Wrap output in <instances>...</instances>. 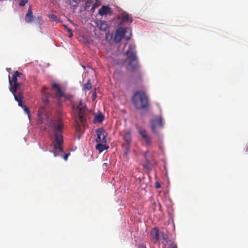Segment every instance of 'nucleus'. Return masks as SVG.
I'll list each match as a JSON object with an SVG mask.
<instances>
[{
    "mask_svg": "<svg viewBox=\"0 0 248 248\" xmlns=\"http://www.w3.org/2000/svg\"><path fill=\"white\" fill-rule=\"evenodd\" d=\"M72 108L76 117V131L79 138L86 126V105L84 102L80 100L78 106L73 105Z\"/></svg>",
    "mask_w": 248,
    "mask_h": 248,
    "instance_id": "obj_1",
    "label": "nucleus"
},
{
    "mask_svg": "<svg viewBox=\"0 0 248 248\" xmlns=\"http://www.w3.org/2000/svg\"><path fill=\"white\" fill-rule=\"evenodd\" d=\"M54 140L52 144L53 146L52 152L54 156H57V153H63L62 145L63 143V137L62 132L63 127V123L61 120H59L56 124H54Z\"/></svg>",
    "mask_w": 248,
    "mask_h": 248,
    "instance_id": "obj_2",
    "label": "nucleus"
},
{
    "mask_svg": "<svg viewBox=\"0 0 248 248\" xmlns=\"http://www.w3.org/2000/svg\"><path fill=\"white\" fill-rule=\"evenodd\" d=\"M131 102L138 110L147 109L150 106L148 96L143 91L135 92L132 96Z\"/></svg>",
    "mask_w": 248,
    "mask_h": 248,
    "instance_id": "obj_3",
    "label": "nucleus"
},
{
    "mask_svg": "<svg viewBox=\"0 0 248 248\" xmlns=\"http://www.w3.org/2000/svg\"><path fill=\"white\" fill-rule=\"evenodd\" d=\"M24 75L17 71L15 72L12 78L9 76V82L10 85V91L12 93H16L18 90H20L21 89V86L22 85L20 80H24Z\"/></svg>",
    "mask_w": 248,
    "mask_h": 248,
    "instance_id": "obj_4",
    "label": "nucleus"
},
{
    "mask_svg": "<svg viewBox=\"0 0 248 248\" xmlns=\"http://www.w3.org/2000/svg\"><path fill=\"white\" fill-rule=\"evenodd\" d=\"M131 36V31L130 29L127 28L119 27L115 31L113 40L118 43L122 40L123 38H125L126 40L130 39Z\"/></svg>",
    "mask_w": 248,
    "mask_h": 248,
    "instance_id": "obj_5",
    "label": "nucleus"
},
{
    "mask_svg": "<svg viewBox=\"0 0 248 248\" xmlns=\"http://www.w3.org/2000/svg\"><path fill=\"white\" fill-rule=\"evenodd\" d=\"M163 123L161 116H156L151 121V129L153 133H156L158 129L162 128Z\"/></svg>",
    "mask_w": 248,
    "mask_h": 248,
    "instance_id": "obj_6",
    "label": "nucleus"
},
{
    "mask_svg": "<svg viewBox=\"0 0 248 248\" xmlns=\"http://www.w3.org/2000/svg\"><path fill=\"white\" fill-rule=\"evenodd\" d=\"M135 46L133 45H129L128 49L125 53L129 62H134L138 61V57L135 51Z\"/></svg>",
    "mask_w": 248,
    "mask_h": 248,
    "instance_id": "obj_7",
    "label": "nucleus"
},
{
    "mask_svg": "<svg viewBox=\"0 0 248 248\" xmlns=\"http://www.w3.org/2000/svg\"><path fill=\"white\" fill-rule=\"evenodd\" d=\"M108 134L102 128H99L97 130V137L95 140L96 142H102L103 143H106L107 140L106 137Z\"/></svg>",
    "mask_w": 248,
    "mask_h": 248,
    "instance_id": "obj_8",
    "label": "nucleus"
},
{
    "mask_svg": "<svg viewBox=\"0 0 248 248\" xmlns=\"http://www.w3.org/2000/svg\"><path fill=\"white\" fill-rule=\"evenodd\" d=\"M152 241L154 243H156L159 240V230L157 228H154L151 232Z\"/></svg>",
    "mask_w": 248,
    "mask_h": 248,
    "instance_id": "obj_9",
    "label": "nucleus"
},
{
    "mask_svg": "<svg viewBox=\"0 0 248 248\" xmlns=\"http://www.w3.org/2000/svg\"><path fill=\"white\" fill-rule=\"evenodd\" d=\"M55 89L56 90V95L57 97H59L64 96V94L63 92L61 90L60 87L56 83L53 84L51 90H53Z\"/></svg>",
    "mask_w": 248,
    "mask_h": 248,
    "instance_id": "obj_10",
    "label": "nucleus"
},
{
    "mask_svg": "<svg viewBox=\"0 0 248 248\" xmlns=\"http://www.w3.org/2000/svg\"><path fill=\"white\" fill-rule=\"evenodd\" d=\"M124 140L126 142L128 145H129L131 142V131L129 129L124 131L123 136Z\"/></svg>",
    "mask_w": 248,
    "mask_h": 248,
    "instance_id": "obj_11",
    "label": "nucleus"
},
{
    "mask_svg": "<svg viewBox=\"0 0 248 248\" xmlns=\"http://www.w3.org/2000/svg\"><path fill=\"white\" fill-rule=\"evenodd\" d=\"M34 16L32 14V11L30 8L25 16V20L26 22L30 23L33 20Z\"/></svg>",
    "mask_w": 248,
    "mask_h": 248,
    "instance_id": "obj_12",
    "label": "nucleus"
},
{
    "mask_svg": "<svg viewBox=\"0 0 248 248\" xmlns=\"http://www.w3.org/2000/svg\"><path fill=\"white\" fill-rule=\"evenodd\" d=\"M122 20L124 22L129 23H131L133 21L132 17L125 11H124L122 13Z\"/></svg>",
    "mask_w": 248,
    "mask_h": 248,
    "instance_id": "obj_13",
    "label": "nucleus"
},
{
    "mask_svg": "<svg viewBox=\"0 0 248 248\" xmlns=\"http://www.w3.org/2000/svg\"><path fill=\"white\" fill-rule=\"evenodd\" d=\"M98 28L102 31H106L108 29V25L106 22L100 20L96 22Z\"/></svg>",
    "mask_w": 248,
    "mask_h": 248,
    "instance_id": "obj_14",
    "label": "nucleus"
},
{
    "mask_svg": "<svg viewBox=\"0 0 248 248\" xmlns=\"http://www.w3.org/2000/svg\"><path fill=\"white\" fill-rule=\"evenodd\" d=\"M110 12V8L107 6H103L98 11V14L101 16H104Z\"/></svg>",
    "mask_w": 248,
    "mask_h": 248,
    "instance_id": "obj_15",
    "label": "nucleus"
},
{
    "mask_svg": "<svg viewBox=\"0 0 248 248\" xmlns=\"http://www.w3.org/2000/svg\"><path fill=\"white\" fill-rule=\"evenodd\" d=\"M97 143H98L95 146V148L96 150H98L100 153L108 148V147L106 145V143H103L102 142Z\"/></svg>",
    "mask_w": 248,
    "mask_h": 248,
    "instance_id": "obj_16",
    "label": "nucleus"
},
{
    "mask_svg": "<svg viewBox=\"0 0 248 248\" xmlns=\"http://www.w3.org/2000/svg\"><path fill=\"white\" fill-rule=\"evenodd\" d=\"M139 67L138 63H128L126 69L128 71L133 72L136 70Z\"/></svg>",
    "mask_w": 248,
    "mask_h": 248,
    "instance_id": "obj_17",
    "label": "nucleus"
},
{
    "mask_svg": "<svg viewBox=\"0 0 248 248\" xmlns=\"http://www.w3.org/2000/svg\"><path fill=\"white\" fill-rule=\"evenodd\" d=\"M14 96L15 99L17 102L23 99L22 92L21 89L18 90L16 93H12Z\"/></svg>",
    "mask_w": 248,
    "mask_h": 248,
    "instance_id": "obj_18",
    "label": "nucleus"
},
{
    "mask_svg": "<svg viewBox=\"0 0 248 248\" xmlns=\"http://www.w3.org/2000/svg\"><path fill=\"white\" fill-rule=\"evenodd\" d=\"M104 119V116L101 113H99L98 115H96L94 117V122L95 123H102Z\"/></svg>",
    "mask_w": 248,
    "mask_h": 248,
    "instance_id": "obj_19",
    "label": "nucleus"
},
{
    "mask_svg": "<svg viewBox=\"0 0 248 248\" xmlns=\"http://www.w3.org/2000/svg\"><path fill=\"white\" fill-rule=\"evenodd\" d=\"M137 129L139 134L143 138L148 135L146 131L142 127H138Z\"/></svg>",
    "mask_w": 248,
    "mask_h": 248,
    "instance_id": "obj_20",
    "label": "nucleus"
},
{
    "mask_svg": "<svg viewBox=\"0 0 248 248\" xmlns=\"http://www.w3.org/2000/svg\"><path fill=\"white\" fill-rule=\"evenodd\" d=\"M161 235L163 239L166 243L170 244V242H172L169 238V237L167 234H165L163 232H161Z\"/></svg>",
    "mask_w": 248,
    "mask_h": 248,
    "instance_id": "obj_21",
    "label": "nucleus"
},
{
    "mask_svg": "<svg viewBox=\"0 0 248 248\" xmlns=\"http://www.w3.org/2000/svg\"><path fill=\"white\" fill-rule=\"evenodd\" d=\"M143 139H144L146 144L148 145H151L152 144V141H151V138L149 135L144 137Z\"/></svg>",
    "mask_w": 248,
    "mask_h": 248,
    "instance_id": "obj_22",
    "label": "nucleus"
},
{
    "mask_svg": "<svg viewBox=\"0 0 248 248\" xmlns=\"http://www.w3.org/2000/svg\"><path fill=\"white\" fill-rule=\"evenodd\" d=\"M50 96V94L48 93L46 94L45 96H43L42 98L43 101L46 104L48 103V98Z\"/></svg>",
    "mask_w": 248,
    "mask_h": 248,
    "instance_id": "obj_23",
    "label": "nucleus"
},
{
    "mask_svg": "<svg viewBox=\"0 0 248 248\" xmlns=\"http://www.w3.org/2000/svg\"><path fill=\"white\" fill-rule=\"evenodd\" d=\"M83 88L87 90H90L91 89V84L89 80L83 85Z\"/></svg>",
    "mask_w": 248,
    "mask_h": 248,
    "instance_id": "obj_24",
    "label": "nucleus"
},
{
    "mask_svg": "<svg viewBox=\"0 0 248 248\" xmlns=\"http://www.w3.org/2000/svg\"><path fill=\"white\" fill-rule=\"evenodd\" d=\"M25 111V112L28 115V116H29L30 115V110L29 109V108L25 105H24V106L22 107V108Z\"/></svg>",
    "mask_w": 248,
    "mask_h": 248,
    "instance_id": "obj_25",
    "label": "nucleus"
},
{
    "mask_svg": "<svg viewBox=\"0 0 248 248\" xmlns=\"http://www.w3.org/2000/svg\"><path fill=\"white\" fill-rule=\"evenodd\" d=\"M28 2V0H21L19 2V5L21 6H24Z\"/></svg>",
    "mask_w": 248,
    "mask_h": 248,
    "instance_id": "obj_26",
    "label": "nucleus"
},
{
    "mask_svg": "<svg viewBox=\"0 0 248 248\" xmlns=\"http://www.w3.org/2000/svg\"><path fill=\"white\" fill-rule=\"evenodd\" d=\"M169 245H170V248H177V245L173 242H170Z\"/></svg>",
    "mask_w": 248,
    "mask_h": 248,
    "instance_id": "obj_27",
    "label": "nucleus"
},
{
    "mask_svg": "<svg viewBox=\"0 0 248 248\" xmlns=\"http://www.w3.org/2000/svg\"><path fill=\"white\" fill-rule=\"evenodd\" d=\"M66 31L69 32V37H71L73 36V33H72V31L71 29H69V28H67L66 29Z\"/></svg>",
    "mask_w": 248,
    "mask_h": 248,
    "instance_id": "obj_28",
    "label": "nucleus"
},
{
    "mask_svg": "<svg viewBox=\"0 0 248 248\" xmlns=\"http://www.w3.org/2000/svg\"><path fill=\"white\" fill-rule=\"evenodd\" d=\"M96 89L95 88L93 93L92 95V100H94L96 98Z\"/></svg>",
    "mask_w": 248,
    "mask_h": 248,
    "instance_id": "obj_29",
    "label": "nucleus"
},
{
    "mask_svg": "<svg viewBox=\"0 0 248 248\" xmlns=\"http://www.w3.org/2000/svg\"><path fill=\"white\" fill-rule=\"evenodd\" d=\"M48 17L51 18V19H54V20H56L57 17L56 16L53 15V14H50L48 15Z\"/></svg>",
    "mask_w": 248,
    "mask_h": 248,
    "instance_id": "obj_30",
    "label": "nucleus"
},
{
    "mask_svg": "<svg viewBox=\"0 0 248 248\" xmlns=\"http://www.w3.org/2000/svg\"><path fill=\"white\" fill-rule=\"evenodd\" d=\"M23 99H22V100H21L20 101H18V105L20 107H21V108H22V107L24 106V105H23Z\"/></svg>",
    "mask_w": 248,
    "mask_h": 248,
    "instance_id": "obj_31",
    "label": "nucleus"
},
{
    "mask_svg": "<svg viewBox=\"0 0 248 248\" xmlns=\"http://www.w3.org/2000/svg\"><path fill=\"white\" fill-rule=\"evenodd\" d=\"M70 155V153H67V154H65V155L63 156V159L65 160H67V158H68V156H69Z\"/></svg>",
    "mask_w": 248,
    "mask_h": 248,
    "instance_id": "obj_32",
    "label": "nucleus"
},
{
    "mask_svg": "<svg viewBox=\"0 0 248 248\" xmlns=\"http://www.w3.org/2000/svg\"><path fill=\"white\" fill-rule=\"evenodd\" d=\"M155 187L156 188H159L161 187V186L158 182H156L155 184Z\"/></svg>",
    "mask_w": 248,
    "mask_h": 248,
    "instance_id": "obj_33",
    "label": "nucleus"
},
{
    "mask_svg": "<svg viewBox=\"0 0 248 248\" xmlns=\"http://www.w3.org/2000/svg\"><path fill=\"white\" fill-rule=\"evenodd\" d=\"M139 248H146L145 246L143 244H140L139 245Z\"/></svg>",
    "mask_w": 248,
    "mask_h": 248,
    "instance_id": "obj_34",
    "label": "nucleus"
},
{
    "mask_svg": "<svg viewBox=\"0 0 248 248\" xmlns=\"http://www.w3.org/2000/svg\"><path fill=\"white\" fill-rule=\"evenodd\" d=\"M246 152L248 153V144L246 148Z\"/></svg>",
    "mask_w": 248,
    "mask_h": 248,
    "instance_id": "obj_35",
    "label": "nucleus"
},
{
    "mask_svg": "<svg viewBox=\"0 0 248 248\" xmlns=\"http://www.w3.org/2000/svg\"><path fill=\"white\" fill-rule=\"evenodd\" d=\"M46 89H47V88H46L45 87H43V91H45L46 90Z\"/></svg>",
    "mask_w": 248,
    "mask_h": 248,
    "instance_id": "obj_36",
    "label": "nucleus"
},
{
    "mask_svg": "<svg viewBox=\"0 0 248 248\" xmlns=\"http://www.w3.org/2000/svg\"><path fill=\"white\" fill-rule=\"evenodd\" d=\"M63 27L65 29H67V28H68V27L66 26V25H63Z\"/></svg>",
    "mask_w": 248,
    "mask_h": 248,
    "instance_id": "obj_37",
    "label": "nucleus"
},
{
    "mask_svg": "<svg viewBox=\"0 0 248 248\" xmlns=\"http://www.w3.org/2000/svg\"><path fill=\"white\" fill-rule=\"evenodd\" d=\"M38 123H42V122H40V121H38Z\"/></svg>",
    "mask_w": 248,
    "mask_h": 248,
    "instance_id": "obj_38",
    "label": "nucleus"
},
{
    "mask_svg": "<svg viewBox=\"0 0 248 248\" xmlns=\"http://www.w3.org/2000/svg\"><path fill=\"white\" fill-rule=\"evenodd\" d=\"M75 2L78 3V2L76 0H75Z\"/></svg>",
    "mask_w": 248,
    "mask_h": 248,
    "instance_id": "obj_39",
    "label": "nucleus"
}]
</instances>
